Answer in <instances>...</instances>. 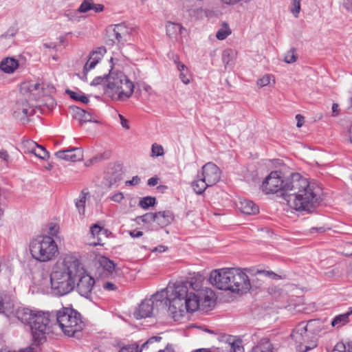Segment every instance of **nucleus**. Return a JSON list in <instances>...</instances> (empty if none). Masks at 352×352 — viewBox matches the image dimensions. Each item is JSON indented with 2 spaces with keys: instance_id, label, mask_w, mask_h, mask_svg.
<instances>
[{
  "instance_id": "60",
  "label": "nucleus",
  "mask_w": 352,
  "mask_h": 352,
  "mask_svg": "<svg viewBox=\"0 0 352 352\" xmlns=\"http://www.w3.org/2000/svg\"><path fill=\"white\" fill-rule=\"evenodd\" d=\"M296 118L297 120V126L301 127L304 121V117L300 114H298L296 116Z\"/></svg>"
},
{
  "instance_id": "26",
  "label": "nucleus",
  "mask_w": 352,
  "mask_h": 352,
  "mask_svg": "<svg viewBox=\"0 0 352 352\" xmlns=\"http://www.w3.org/2000/svg\"><path fill=\"white\" fill-rule=\"evenodd\" d=\"M104 6L102 4L94 3L93 0H84L79 6L78 11L80 13H85L89 10H94L95 12H102Z\"/></svg>"
},
{
  "instance_id": "16",
  "label": "nucleus",
  "mask_w": 352,
  "mask_h": 352,
  "mask_svg": "<svg viewBox=\"0 0 352 352\" xmlns=\"http://www.w3.org/2000/svg\"><path fill=\"white\" fill-rule=\"evenodd\" d=\"M32 105L30 104V101L24 98V100L16 102L14 111V116L21 120L26 119L28 116L34 114V110L32 109Z\"/></svg>"
},
{
  "instance_id": "41",
  "label": "nucleus",
  "mask_w": 352,
  "mask_h": 352,
  "mask_svg": "<svg viewBox=\"0 0 352 352\" xmlns=\"http://www.w3.org/2000/svg\"><path fill=\"white\" fill-rule=\"evenodd\" d=\"M272 80L273 83H275V79L274 76L270 74L265 75L263 78L257 80V85L260 87H263L269 85Z\"/></svg>"
},
{
  "instance_id": "3",
  "label": "nucleus",
  "mask_w": 352,
  "mask_h": 352,
  "mask_svg": "<svg viewBox=\"0 0 352 352\" xmlns=\"http://www.w3.org/2000/svg\"><path fill=\"white\" fill-rule=\"evenodd\" d=\"M83 272V265L73 254H67L57 262L50 274L51 288L54 294L64 296L76 287V276Z\"/></svg>"
},
{
  "instance_id": "12",
  "label": "nucleus",
  "mask_w": 352,
  "mask_h": 352,
  "mask_svg": "<svg viewBox=\"0 0 352 352\" xmlns=\"http://www.w3.org/2000/svg\"><path fill=\"white\" fill-rule=\"evenodd\" d=\"M108 45L115 43L124 45L130 41V30L124 24L119 23L107 30Z\"/></svg>"
},
{
  "instance_id": "36",
  "label": "nucleus",
  "mask_w": 352,
  "mask_h": 352,
  "mask_svg": "<svg viewBox=\"0 0 352 352\" xmlns=\"http://www.w3.org/2000/svg\"><path fill=\"white\" fill-rule=\"evenodd\" d=\"M66 93L74 100L80 101L84 104L89 102L88 98L80 91H74L70 89H67Z\"/></svg>"
},
{
  "instance_id": "61",
  "label": "nucleus",
  "mask_w": 352,
  "mask_h": 352,
  "mask_svg": "<svg viewBox=\"0 0 352 352\" xmlns=\"http://www.w3.org/2000/svg\"><path fill=\"white\" fill-rule=\"evenodd\" d=\"M339 111V105L336 103H333L332 105L333 116H337Z\"/></svg>"
},
{
  "instance_id": "27",
  "label": "nucleus",
  "mask_w": 352,
  "mask_h": 352,
  "mask_svg": "<svg viewBox=\"0 0 352 352\" xmlns=\"http://www.w3.org/2000/svg\"><path fill=\"white\" fill-rule=\"evenodd\" d=\"M162 338L160 336H153L150 338L142 345V348L140 351H138V346L137 345L131 344L121 348L119 352H142L143 349L148 348L149 344H153L154 342H160Z\"/></svg>"
},
{
  "instance_id": "46",
  "label": "nucleus",
  "mask_w": 352,
  "mask_h": 352,
  "mask_svg": "<svg viewBox=\"0 0 352 352\" xmlns=\"http://www.w3.org/2000/svg\"><path fill=\"white\" fill-rule=\"evenodd\" d=\"M109 71H111V70L109 69ZM109 76V72L108 73V74H104L103 76H96L91 82V85L96 86V85H100V84L103 83L104 82H107V78H108Z\"/></svg>"
},
{
  "instance_id": "56",
  "label": "nucleus",
  "mask_w": 352,
  "mask_h": 352,
  "mask_svg": "<svg viewBox=\"0 0 352 352\" xmlns=\"http://www.w3.org/2000/svg\"><path fill=\"white\" fill-rule=\"evenodd\" d=\"M256 281L255 280V278L250 279V284H251V288L252 287L257 288V287H259L261 286V285H262L261 280H260L258 278H256Z\"/></svg>"
},
{
  "instance_id": "30",
  "label": "nucleus",
  "mask_w": 352,
  "mask_h": 352,
  "mask_svg": "<svg viewBox=\"0 0 352 352\" xmlns=\"http://www.w3.org/2000/svg\"><path fill=\"white\" fill-rule=\"evenodd\" d=\"M273 345L268 338H262L254 346L251 352H274Z\"/></svg>"
},
{
  "instance_id": "44",
  "label": "nucleus",
  "mask_w": 352,
  "mask_h": 352,
  "mask_svg": "<svg viewBox=\"0 0 352 352\" xmlns=\"http://www.w3.org/2000/svg\"><path fill=\"white\" fill-rule=\"evenodd\" d=\"M34 154L43 160H45L49 157V153L47 151L45 150L44 147L42 146H40L38 144V147L36 149V151H34Z\"/></svg>"
},
{
  "instance_id": "57",
  "label": "nucleus",
  "mask_w": 352,
  "mask_h": 352,
  "mask_svg": "<svg viewBox=\"0 0 352 352\" xmlns=\"http://www.w3.org/2000/svg\"><path fill=\"white\" fill-rule=\"evenodd\" d=\"M168 248H167L166 246L160 245H158L157 247H155V248H153L151 250V252H158L162 253V252H164Z\"/></svg>"
},
{
  "instance_id": "58",
  "label": "nucleus",
  "mask_w": 352,
  "mask_h": 352,
  "mask_svg": "<svg viewBox=\"0 0 352 352\" xmlns=\"http://www.w3.org/2000/svg\"><path fill=\"white\" fill-rule=\"evenodd\" d=\"M130 236L133 238H138L143 235V232L142 231H139L137 230H134L130 232Z\"/></svg>"
},
{
  "instance_id": "18",
  "label": "nucleus",
  "mask_w": 352,
  "mask_h": 352,
  "mask_svg": "<svg viewBox=\"0 0 352 352\" xmlns=\"http://www.w3.org/2000/svg\"><path fill=\"white\" fill-rule=\"evenodd\" d=\"M123 172L120 165L114 166L109 170L105 177V185L109 188L122 179Z\"/></svg>"
},
{
  "instance_id": "13",
  "label": "nucleus",
  "mask_w": 352,
  "mask_h": 352,
  "mask_svg": "<svg viewBox=\"0 0 352 352\" xmlns=\"http://www.w3.org/2000/svg\"><path fill=\"white\" fill-rule=\"evenodd\" d=\"M94 284V278L89 275L83 267V272H80V274L76 276V287L78 292L82 296L89 298Z\"/></svg>"
},
{
  "instance_id": "15",
  "label": "nucleus",
  "mask_w": 352,
  "mask_h": 352,
  "mask_svg": "<svg viewBox=\"0 0 352 352\" xmlns=\"http://www.w3.org/2000/svg\"><path fill=\"white\" fill-rule=\"evenodd\" d=\"M57 158L71 162H78L83 159V151L79 147H71L70 148L61 150L55 153Z\"/></svg>"
},
{
  "instance_id": "23",
  "label": "nucleus",
  "mask_w": 352,
  "mask_h": 352,
  "mask_svg": "<svg viewBox=\"0 0 352 352\" xmlns=\"http://www.w3.org/2000/svg\"><path fill=\"white\" fill-rule=\"evenodd\" d=\"M223 340L228 344L230 348V352H244L243 346L241 340L237 339L235 336H225Z\"/></svg>"
},
{
  "instance_id": "11",
  "label": "nucleus",
  "mask_w": 352,
  "mask_h": 352,
  "mask_svg": "<svg viewBox=\"0 0 352 352\" xmlns=\"http://www.w3.org/2000/svg\"><path fill=\"white\" fill-rule=\"evenodd\" d=\"M164 291H162L161 294H155L150 299H145L142 301L133 314L135 318L136 319H141L151 317L154 310V307L157 306L158 303L162 304L164 299L161 298L164 297Z\"/></svg>"
},
{
  "instance_id": "63",
  "label": "nucleus",
  "mask_w": 352,
  "mask_h": 352,
  "mask_svg": "<svg viewBox=\"0 0 352 352\" xmlns=\"http://www.w3.org/2000/svg\"><path fill=\"white\" fill-rule=\"evenodd\" d=\"M43 46L45 47V48H52V49H55L56 47V45L54 43H44L43 44Z\"/></svg>"
},
{
  "instance_id": "32",
  "label": "nucleus",
  "mask_w": 352,
  "mask_h": 352,
  "mask_svg": "<svg viewBox=\"0 0 352 352\" xmlns=\"http://www.w3.org/2000/svg\"><path fill=\"white\" fill-rule=\"evenodd\" d=\"M210 186L207 184L206 181L199 175H197V178L192 182V187L195 192L198 194H202L206 189L207 187Z\"/></svg>"
},
{
  "instance_id": "45",
  "label": "nucleus",
  "mask_w": 352,
  "mask_h": 352,
  "mask_svg": "<svg viewBox=\"0 0 352 352\" xmlns=\"http://www.w3.org/2000/svg\"><path fill=\"white\" fill-rule=\"evenodd\" d=\"M151 153L153 157L162 156L164 155V148L161 145L155 143L152 145Z\"/></svg>"
},
{
  "instance_id": "39",
  "label": "nucleus",
  "mask_w": 352,
  "mask_h": 352,
  "mask_svg": "<svg viewBox=\"0 0 352 352\" xmlns=\"http://www.w3.org/2000/svg\"><path fill=\"white\" fill-rule=\"evenodd\" d=\"M155 204V198L153 197H145L140 199L139 202V206L144 208L147 209L150 206H154Z\"/></svg>"
},
{
  "instance_id": "28",
  "label": "nucleus",
  "mask_w": 352,
  "mask_h": 352,
  "mask_svg": "<svg viewBox=\"0 0 352 352\" xmlns=\"http://www.w3.org/2000/svg\"><path fill=\"white\" fill-rule=\"evenodd\" d=\"M73 117L78 120L80 124L87 122H94L90 113L85 111L78 107H72Z\"/></svg>"
},
{
  "instance_id": "53",
  "label": "nucleus",
  "mask_w": 352,
  "mask_h": 352,
  "mask_svg": "<svg viewBox=\"0 0 352 352\" xmlns=\"http://www.w3.org/2000/svg\"><path fill=\"white\" fill-rule=\"evenodd\" d=\"M110 199L115 202L120 203L124 199V195L122 192H117L112 195Z\"/></svg>"
},
{
  "instance_id": "17",
  "label": "nucleus",
  "mask_w": 352,
  "mask_h": 352,
  "mask_svg": "<svg viewBox=\"0 0 352 352\" xmlns=\"http://www.w3.org/2000/svg\"><path fill=\"white\" fill-rule=\"evenodd\" d=\"M105 53L106 49L104 47H98L96 50L93 51L90 54L89 58L84 66V74H86L89 71L94 69Z\"/></svg>"
},
{
  "instance_id": "31",
  "label": "nucleus",
  "mask_w": 352,
  "mask_h": 352,
  "mask_svg": "<svg viewBox=\"0 0 352 352\" xmlns=\"http://www.w3.org/2000/svg\"><path fill=\"white\" fill-rule=\"evenodd\" d=\"M174 62L177 65L178 70L180 72L179 78L186 85L190 82V75L187 67L181 62L179 61V57L175 56Z\"/></svg>"
},
{
  "instance_id": "10",
  "label": "nucleus",
  "mask_w": 352,
  "mask_h": 352,
  "mask_svg": "<svg viewBox=\"0 0 352 352\" xmlns=\"http://www.w3.org/2000/svg\"><path fill=\"white\" fill-rule=\"evenodd\" d=\"M53 87L47 85L45 87L44 83H30L24 82L21 85V94L28 101H36L41 97L51 94L54 91Z\"/></svg>"
},
{
  "instance_id": "51",
  "label": "nucleus",
  "mask_w": 352,
  "mask_h": 352,
  "mask_svg": "<svg viewBox=\"0 0 352 352\" xmlns=\"http://www.w3.org/2000/svg\"><path fill=\"white\" fill-rule=\"evenodd\" d=\"M102 231V228L97 224L93 225L90 228L91 234L95 236L99 235Z\"/></svg>"
},
{
  "instance_id": "22",
  "label": "nucleus",
  "mask_w": 352,
  "mask_h": 352,
  "mask_svg": "<svg viewBox=\"0 0 352 352\" xmlns=\"http://www.w3.org/2000/svg\"><path fill=\"white\" fill-rule=\"evenodd\" d=\"M98 262L100 267L103 270L102 274L104 276L109 277L113 275L115 272V263L113 261L106 256H100L98 258Z\"/></svg>"
},
{
  "instance_id": "62",
  "label": "nucleus",
  "mask_w": 352,
  "mask_h": 352,
  "mask_svg": "<svg viewBox=\"0 0 352 352\" xmlns=\"http://www.w3.org/2000/svg\"><path fill=\"white\" fill-rule=\"evenodd\" d=\"M158 352H175L171 345H167L163 350H159Z\"/></svg>"
},
{
  "instance_id": "1",
  "label": "nucleus",
  "mask_w": 352,
  "mask_h": 352,
  "mask_svg": "<svg viewBox=\"0 0 352 352\" xmlns=\"http://www.w3.org/2000/svg\"><path fill=\"white\" fill-rule=\"evenodd\" d=\"M262 188L267 194L280 192L287 205L299 212H314L320 201L315 186L299 173L283 179L280 173L272 172L263 181Z\"/></svg>"
},
{
  "instance_id": "9",
  "label": "nucleus",
  "mask_w": 352,
  "mask_h": 352,
  "mask_svg": "<svg viewBox=\"0 0 352 352\" xmlns=\"http://www.w3.org/2000/svg\"><path fill=\"white\" fill-rule=\"evenodd\" d=\"M316 322L317 320H309L307 324L301 322L292 331L291 337L298 344L299 347L305 346L306 350L309 351L317 346V338L311 330V327Z\"/></svg>"
},
{
  "instance_id": "6",
  "label": "nucleus",
  "mask_w": 352,
  "mask_h": 352,
  "mask_svg": "<svg viewBox=\"0 0 352 352\" xmlns=\"http://www.w3.org/2000/svg\"><path fill=\"white\" fill-rule=\"evenodd\" d=\"M30 251L33 258L40 262H47L58 254V246L50 236H38L30 244Z\"/></svg>"
},
{
  "instance_id": "48",
  "label": "nucleus",
  "mask_w": 352,
  "mask_h": 352,
  "mask_svg": "<svg viewBox=\"0 0 352 352\" xmlns=\"http://www.w3.org/2000/svg\"><path fill=\"white\" fill-rule=\"evenodd\" d=\"M59 227L56 223H50L49 226V231L48 234L52 236H56L57 233L58 232Z\"/></svg>"
},
{
  "instance_id": "14",
  "label": "nucleus",
  "mask_w": 352,
  "mask_h": 352,
  "mask_svg": "<svg viewBox=\"0 0 352 352\" xmlns=\"http://www.w3.org/2000/svg\"><path fill=\"white\" fill-rule=\"evenodd\" d=\"M201 176L212 186L219 181L221 172L216 164L208 162L202 167Z\"/></svg>"
},
{
  "instance_id": "54",
  "label": "nucleus",
  "mask_w": 352,
  "mask_h": 352,
  "mask_svg": "<svg viewBox=\"0 0 352 352\" xmlns=\"http://www.w3.org/2000/svg\"><path fill=\"white\" fill-rule=\"evenodd\" d=\"M119 118L120 120V124L123 128L125 129H129L130 126L129 124V121L126 120L122 115L119 114Z\"/></svg>"
},
{
  "instance_id": "49",
  "label": "nucleus",
  "mask_w": 352,
  "mask_h": 352,
  "mask_svg": "<svg viewBox=\"0 0 352 352\" xmlns=\"http://www.w3.org/2000/svg\"><path fill=\"white\" fill-rule=\"evenodd\" d=\"M334 350L338 352H347V344L346 345L342 342H338L334 347Z\"/></svg>"
},
{
  "instance_id": "37",
  "label": "nucleus",
  "mask_w": 352,
  "mask_h": 352,
  "mask_svg": "<svg viewBox=\"0 0 352 352\" xmlns=\"http://www.w3.org/2000/svg\"><path fill=\"white\" fill-rule=\"evenodd\" d=\"M231 30L227 23H223L221 27L217 32L216 37L219 40H224L227 36L231 34Z\"/></svg>"
},
{
  "instance_id": "34",
  "label": "nucleus",
  "mask_w": 352,
  "mask_h": 352,
  "mask_svg": "<svg viewBox=\"0 0 352 352\" xmlns=\"http://www.w3.org/2000/svg\"><path fill=\"white\" fill-rule=\"evenodd\" d=\"M352 314V311H347L345 314L336 316L331 322L333 327H340L349 322V316Z\"/></svg>"
},
{
  "instance_id": "42",
  "label": "nucleus",
  "mask_w": 352,
  "mask_h": 352,
  "mask_svg": "<svg viewBox=\"0 0 352 352\" xmlns=\"http://www.w3.org/2000/svg\"><path fill=\"white\" fill-rule=\"evenodd\" d=\"M138 220H141L142 222L145 223H151L152 222L155 223V212H148L146 213L144 215L139 216L137 217Z\"/></svg>"
},
{
  "instance_id": "38",
  "label": "nucleus",
  "mask_w": 352,
  "mask_h": 352,
  "mask_svg": "<svg viewBox=\"0 0 352 352\" xmlns=\"http://www.w3.org/2000/svg\"><path fill=\"white\" fill-rule=\"evenodd\" d=\"M22 147L24 152L34 153L38 147V144L32 140H27L22 142Z\"/></svg>"
},
{
  "instance_id": "33",
  "label": "nucleus",
  "mask_w": 352,
  "mask_h": 352,
  "mask_svg": "<svg viewBox=\"0 0 352 352\" xmlns=\"http://www.w3.org/2000/svg\"><path fill=\"white\" fill-rule=\"evenodd\" d=\"M236 56V52L231 49H226L222 53V62L226 68L232 65Z\"/></svg>"
},
{
  "instance_id": "50",
  "label": "nucleus",
  "mask_w": 352,
  "mask_h": 352,
  "mask_svg": "<svg viewBox=\"0 0 352 352\" xmlns=\"http://www.w3.org/2000/svg\"><path fill=\"white\" fill-rule=\"evenodd\" d=\"M102 287H103L104 289H105L107 291H115L118 289V287L116 286V285H115L113 283H111L109 281L104 283Z\"/></svg>"
},
{
  "instance_id": "35",
  "label": "nucleus",
  "mask_w": 352,
  "mask_h": 352,
  "mask_svg": "<svg viewBox=\"0 0 352 352\" xmlns=\"http://www.w3.org/2000/svg\"><path fill=\"white\" fill-rule=\"evenodd\" d=\"M87 195H88L87 192H85V190H82L79 198L75 202L76 207L80 214H84L85 213Z\"/></svg>"
},
{
  "instance_id": "47",
  "label": "nucleus",
  "mask_w": 352,
  "mask_h": 352,
  "mask_svg": "<svg viewBox=\"0 0 352 352\" xmlns=\"http://www.w3.org/2000/svg\"><path fill=\"white\" fill-rule=\"evenodd\" d=\"M300 1L301 0H292V8H291V12L296 17L298 16V14L300 10Z\"/></svg>"
},
{
  "instance_id": "5",
  "label": "nucleus",
  "mask_w": 352,
  "mask_h": 352,
  "mask_svg": "<svg viewBox=\"0 0 352 352\" xmlns=\"http://www.w3.org/2000/svg\"><path fill=\"white\" fill-rule=\"evenodd\" d=\"M134 85L122 72L109 71L105 92L115 100H125L133 93Z\"/></svg>"
},
{
  "instance_id": "20",
  "label": "nucleus",
  "mask_w": 352,
  "mask_h": 352,
  "mask_svg": "<svg viewBox=\"0 0 352 352\" xmlns=\"http://www.w3.org/2000/svg\"><path fill=\"white\" fill-rule=\"evenodd\" d=\"M174 218V214L170 210L155 212V223L162 228L170 225L173 221Z\"/></svg>"
},
{
  "instance_id": "4",
  "label": "nucleus",
  "mask_w": 352,
  "mask_h": 352,
  "mask_svg": "<svg viewBox=\"0 0 352 352\" xmlns=\"http://www.w3.org/2000/svg\"><path fill=\"white\" fill-rule=\"evenodd\" d=\"M209 282L216 288L233 293L247 292L251 289L249 277L238 268H222L210 272Z\"/></svg>"
},
{
  "instance_id": "52",
  "label": "nucleus",
  "mask_w": 352,
  "mask_h": 352,
  "mask_svg": "<svg viewBox=\"0 0 352 352\" xmlns=\"http://www.w3.org/2000/svg\"><path fill=\"white\" fill-rule=\"evenodd\" d=\"M140 182V178L138 176L133 177L132 179L125 182L126 186H136Z\"/></svg>"
},
{
  "instance_id": "59",
  "label": "nucleus",
  "mask_w": 352,
  "mask_h": 352,
  "mask_svg": "<svg viewBox=\"0 0 352 352\" xmlns=\"http://www.w3.org/2000/svg\"><path fill=\"white\" fill-rule=\"evenodd\" d=\"M158 183V178L157 177H151L150 179H148V185L150 186H155Z\"/></svg>"
},
{
  "instance_id": "7",
  "label": "nucleus",
  "mask_w": 352,
  "mask_h": 352,
  "mask_svg": "<svg viewBox=\"0 0 352 352\" xmlns=\"http://www.w3.org/2000/svg\"><path fill=\"white\" fill-rule=\"evenodd\" d=\"M56 321L63 332L69 337L74 336L84 326L80 314L67 307H63L56 313Z\"/></svg>"
},
{
  "instance_id": "24",
  "label": "nucleus",
  "mask_w": 352,
  "mask_h": 352,
  "mask_svg": "<svg viewBox=\"0 0 352 352\" xmlns=\"http://www.w3.org/2000/svg\"><path fill=\"white\" fill-rule=\"evenodd\" d=\"M185 28L181 24L168 21L166 23V31L167 36L170 39H177L179 34H182Z\"/></svg>"
},
{
  "instance_id": "29",
  "label": "nucleus",
  "mask_w": 352,
  "mask_h": 352,
  "mask_svg": "<svg viewBox=\"0 0 352 352\" xmlns=\"http://www.w3.org/2000/svg\"><path fill=\"white\" fill-rule=\"evenodd\" d=\"M239 208L243 213L246 214H255L258 212V208L256 204L253 201L248 199L241 201Z\"/></svg>"
},
{
  "instance_id": "8",
  "label": "nucleus",
  "mask_w": 352,
  "mask_h": 352,
  "mask_svg": "<svg viewBox=\"0 0 352 352\" xmlns=\"http://www.w3.org/2000/svg\"><path fill=\"white\" fill-rule=\"evenodd\" d=\"M50 314L38 311L31 322V333L33 338L32 344L39 346L46 342V335L50 332Z\"/></svg>"
},
{
  "instance_id": "19",
  "label": "nucleus",
  "mask_w": 352,
  "mask_h": 352,
  "mask_svg": "<svg viewBox=\"0 0 352 352\" xmlns=\"http://www.w3.org/2000/svg\"><path fill=\"white\" fill-rule=\"evenodd\" d=\"M37 311L26 307H20L16 311V316L23 323L28 324L30 327L31 322L34 319V315L37 314Z\"/></svg>"
},
{
  "instance_id": "43",
  "label": "nucleus",
  "mask_w": 352,
  "mask_h": 352,
  "mask_svg": "<svg viewBox=\"0 0 352 352\" xmlns=\"http://www.w3.org/2000/svg\"><path fill=\"white\" fill-rule=\"evenodd\" d=\"M284 60L287 63H293L296 62L297 60L296 49L292 48L289 51H288L285 56Z\"/></svg>"
},
{
  "instance_id": "64",
  "label": "nucleus",
  "mask_w": 352,
  "mask_h": 352,
  "mask_svg": "<svg viewBox=\"0 0 352 352\" xmlns=\"http://www.w3.org/2000/svg\"><path fill=\"white\" fill-rule=\"evenodd\" d=\"M192 352H211L208 349H199Z\"/></svg>"
},
{
  "instance_id": "55",
  "label": "nucleus",
  "mask_w": 352,
  "mask_h": 352,
  "mask_svg": "<svg viewBox=\"0 0 352 352\" xmlns=\"http://www.w3.org/2000/svg\"><path fill=\"white\" fill-rule=\"evenodd\" d=\"M0 158L6 162H8L10 157L7 151L2 150L0 151Z\"/></svg>"
},
{
  "instance_id": "40",
  "label": "nucleus",
  "mask_w": 352,
  "mask_h": 352,
  "mask_svg": "<svg viewBox=\"0 0 352 352\" xmlns=\"http://www.w3.org/2000/svg\"><path fill=\"white\" fill-rule=\"evenodd\" d=\"M256 276L268 277L274 280H278L280 276L272 271L257 270L254 274Z\"/></svg>"
},
{
  "instance_id": "25",
  "label": "nucleus",
  "mask_w": 352,
  "mask_h": 352,
  "mask_svg": "<svg viewBox=\"0 0 352 352\" xmlns=\"http://www.w3.org/2000/svg\"><path fill=\"white\" fill-rule=\"evenodd\" d=\"M19 67V61L11 57L3 58L0 63V69L7 74L13 73Z\"/></svg>"
},
{
  "instance_id": "2",
  "label": "nucleus",
  "mask_w": 352,
  "mask_h": 352,
  "mask_svg": "<svg viewBox=\"0 0 352 352\" xmlns=\"http://www.w3.org/2000/svg\"><path fill=\"white\" fill-rule=\"evenodd\" d=\"M202 277L195 275L187 280L177 281L173 287L166 289L164 300L168 303V311L175 320L182 316L185 311L194 312L199 307L211 308L214 305L213 292L202 289Z\"/></svg>"
},
{
  "instance_id": "21",
  "label": "nucleus",
  "mask_w": 352,
  "mask_h": 352,
  "mask_svg": "<svg viewBox=\"0 0 352 352\" xmlns=\"http://www.w3.org/2000/svg\"><path fill=\"white\" fill-rule=\"evenodd\" d=\"M14 302L12 298L7 294L0 296V314L8 316L13 312Z\"/></svg>"
}]
</instances>
